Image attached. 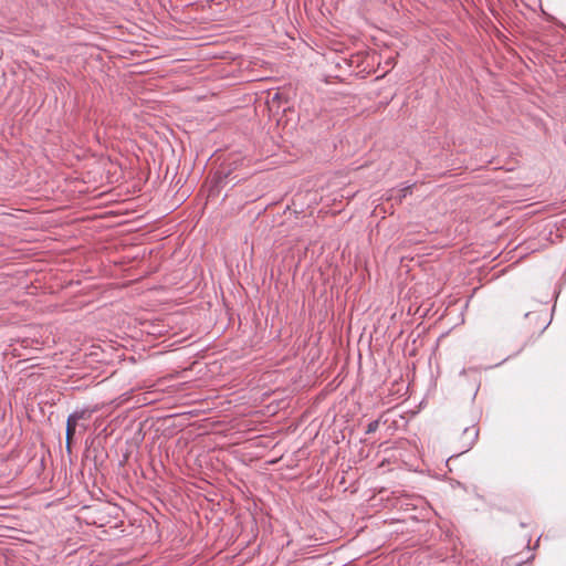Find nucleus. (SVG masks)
Here are the masks:
<instances>
[{
  "label": "nucleus",
  "instance_id": "obj_5",
  "mask_svg": "<svg viewBox=\"0 0 566 566\" xmlns=\"http://www.w3.org/2000/svg\"><path fill=\"white\" fill-rule=\"evenodd\" d=\"M379 423H380V419H376V420L370 421V422L367 424L366 433H367V434H370V433L376 432V431H377V429H378V427H379Z\"/></svg>",
  "mask_w": 566,
  "mask_h": 566
},
{
  "label": "nucleus",
  "instance_id": "obj_1",
  "mask_svg": "<svg viewBox=\"0 0 566 566\" xmlns=\"http://www.w3.org/2000/svg\"><path fill=\"white\" fill-rule=\"evenodd\" d=\"M479 437L475 417L468 418L462 415L452 421L449 433V444L453 454L450 455L447 463L452 459L470 451Z\"/></svg>",
  "mask_w": 566,
  "mask_h": 566
},
{
  "label": "nucleus",
  "instance_id": "obj_2",
  "mask_svg": "<svg viewBox=\"0 0 566 566\" xmlns=\"http://www.w3.org/2000/svg\"><path fill=\"white\" fill-rule=\"evenodd\" d=\"M97 411V407L85 406L82 408L75 409L73 412L69 415V418H73L75 422L78 421H87L92 418L93 413Z\"/></svg>",
  "mask_w": 566,
  "mask_h": 566
},
{
  "label": "nucleus",
  "instance_id": "obj_7",
  "mask_svg": "<svg viewBox=\"0 0 566 566\" xmlns=\"http://www.w3.org/2000/svg\"><path fill=\"white\" fill-rule=\"evenodd\" d=\"M522 348H523V344H522V343H518V344H517V346H516V348H515V350H514V354L520 353V352L522 350Z\"/></svg>",
  "mask_w": 566,
  "mask_h": 566
},
{
  "label": "nucleus",
  "instance_id": "obj_6",
  "mask_svg": "<svg viewBox=\"0 0 566 566\" xmlns=\"http://www.w3.org/2000/svg\"><path fill=\"white\" fill-rule=\"evenodd\" d=\"M77 428L80 429V432H85L87 430V426L81 421H78Z\"/></svg>",
  "mask_w": 566,
  "mask_h": 566
},
{
  "label": "nucleus",
  "instance_id": "obj_3",
  "mask_svg": "<svg viewBox=\"0 0 566 566\" xmlns=\"http://www.w3.org/2000/svg\"><path fill=\"white\" fill-rule=\"evenodd\" d=\"M413 185H406L398 189H390L387 199L401 203L402 200L411 193Z\"/></svg>",
  "mask_w": 566,
  "mask_h": 566
},
{
  "label": "nucleus",
  "instance_id": "obj_4",
  "mask_svg": "<svg viewBox=\"0 0 566 566\" xmlns=\"http://www.w3.org/2000/svg\"><path fill=\"white\" fill-rule=\"evenodd\" d=\"M77 426H78V423L75 422L73 420V418H69L67 417V419H66V428H65V436H66L65 448H66V451L69 453L71 452V444H72V441H73V439L75 437Z\"/></svg>",
  "mask_w": 566,
  "mask_h": 566
}]
</instances>
